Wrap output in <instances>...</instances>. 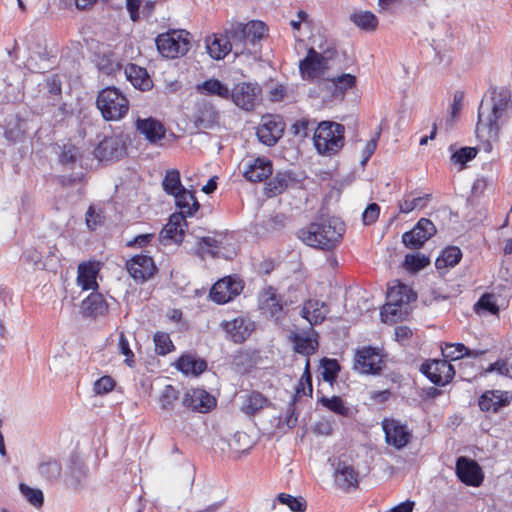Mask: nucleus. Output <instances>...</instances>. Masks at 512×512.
I'll return each mask as SVG.
<instances>
[{
  "instance_id": "nucleus-22",
  "label": "nucleus",
  "mask_w": 512,
  "mask_h": 512,
  "mask_svg": "<svg viewBox=\"0 0 512 512\" xmlns=\"http://www.w3.org/2000/svg\"><path fill=\"white\" fill-rule=\"evenodd\" d=\"M136 129L139 133L143 134L146 140L151 144H155L163 139L166 132L163 124L151 117L146 119L138 118L136 120Z\"/></svg>"
},
{
  "instance_id": "nucleus-62",
  "label": "nucleus",
  "mask_w": 512,
  "mask_h": 512,
  "mask_svg": "<svg viewBox=\"0 0 512 512\" xmlns=\"http://www.w3.org/2000/svg\"><path fill=\"white\" fill-rule=\"evenodd\" d=\"M247 30L250 31L252 44L264 37L266 26L261 21H250L247 23Z\"/></svg>"
},
{
  "instance_id": "nucleus-21",
  "label": "nucleus",
  "mask_w": 512,
  "mask_h": 512,
  "mask_svg": "<svg viewBox=\"0 0 512 512\" xmlns=\"http://www.w3.org/2000/svg\"><path fill=\"white\" fill-rule=\"evenodd\" d=\"M334 476L336 485L343 490H349L350 488L358 486V471L352 465L344 461L338 462Z\"/></svg>"
},
{
  "instance_id": "nucleus-38",
  "label": "nucleus",
  "mask_w": 512,
  "mask_h": 512,
  "mask_svg": "<svg viewBox=\"0 0 512 512\" xmlns=\"http://www.w3.org/2000/svg\"><path fill=\"white\" fill-rule=\"evenodd\" d=\"M197 90L205 95H216L223 99L230 98L229 88L218 79H208L197 86Z\"/></svg>"
},
{
  "instance_id": "nucleus-49",
  "label": "nucleus",
  "mask_w": 512,
  "mask_h": 512,
  "mask_svg": "<svg viewBox=\"0 0 512 512\" xmlns=\"http://www.w3.org/2000/svg\"><path fill=\"white\" fill-rule=\"evenodd\" d=\"M40 474L46 479L53 481L56 480L61 474V465L58 461L48 459L39 465Z\"/></svg>"
},
{
  "instance_id": "nucleus-32",
  "label": "nucleus",
  "mask_w": 512,
  "mask_h": 512,
  "mask_svg": "<svg viewBox=\"0 0 512 512\" xmlns=\"http://www.w3.org/2000/svg\"><path fill=\"white\" fill-rule=\"evenodd\" d=\"M206 42L209 55L216 60L223 59L229 52L232 51L226 33L223 35H214L212 40L208 38Z\"/></svg>"
},
{
  "instance_id": "nucleus-24",
  "label": "nucleus",
  "mask_w": 512,
  "mask_h": 512,
  "mask_svg": "<svg viewBox=\"0 0 512 512\" xmlns=\"http://www.w3.org/2000/svg\"><path fill=\"white\" fill-rule=\"evenodd\" d=\"M272 162L266 158L258 157L244 170V177L250 182H262L272 175Z\"/></svg>"
},
{
  "instance_id": "nucleus-52",
  "label": "nucleus",
  "mask_w": 512,
  "mask_h": 512,
  "mask_svg": "<svg viewBox=\"0 0 512 512\" xmlns=\"http://www.w3.org/2000/svg\"><path fill=\"white\" fill-rule=\"evenodd\" d=\"M474 310L476 313L486 311L495 315L499 312V307L495 302L494 295L485 293L475 303Z\"/></svg>"
},
{
  "instance_id": "nucleus-42",
  "label": "nucleus",
  "mask_w": 512,
  "mask_h": 512,
  "mask_svg": "<svg viewBox=\"0 0 512 512\" xmlns=\"http://www.w3.org/2000/svg\"><path fill=\"white\" fill-rule=\"evenodd\" d=\"M350 18L355 25L367 31L375 30L378 25L376 16L369 11L354 13Z\"/></svg>"
},
{
  "instance_id": "nucleus-39",
  "label": "nucleus",
  "mask_w": 512,
  "mask_h": 512,
  "mask_svg": "<svg viewBox=\"0 0 512 512\" xmlns=\"http://www.w3.org/2000/svg\"><path fill=\"white\" fill-rule=\"evenodd\" d=\"M462 258L461 250L456 246L447 247L442 254L436 259L435 265L437 269L446 267H454Z\"/></svg>"
},
{
  "instance_id": "nucleus-15",
  "label": "nucleus",
  "mask_w": 512,
  "mask_h": 512,
  "mask_svg": "<svg viewBox=\"0 0 512 512\" xmlns=\"http://www.w3.org/2000/svg\"><path fill=\"white\" fill-rule=\"evenodd\" d=\"M129 274L137 282H145L150 279L157 268L153 259L147 255H136L126 264Z\"/></svg>"
},
{
  "instance_id": "nucleus-12",
  "label": "nucleus",
  "mask_w": 512,
  "mask_h": 512,
  "mask_svg": "<svg viewBox=\"0 0 512 512\" xmlns=\"http://www.w3.org/2000/svg\"><path fill=\"white\" fill-rule=\"evenodd\" d=\"M421 371L438 386L446 385L455 375L454 367L447 360H433L424 363L421 366Z\"/></svg>"
},
{
  "instance_id": "nucleus-64",
  "label": "nucleus",
  "mask_w": 512,
  "mask_h": 512,
  "mask_svg": "<svg viewBox=\"0 0 512 512\" xmlns=\"http://www.w3.org/2000/svg\"><path fill=\"white\" fill-rule=\"evenodd\" d=\"M272 316H278L282 311V304L275 293H271L263 302Z\"/></svg>"
},
{
  "instance_id": "nucleus-40",
  "label": "nucleus",
  "mask_w": 512,
  "mask_h": 512,
  "mask_svg": "<svg viewBox=\"0 0 512 512\" xmlns=\"http://www.w3.org/2000/svg\"><path fill=\"white\" fill-rule=\"evenodd\" d=\"M25 134V121L16 118L10 121L4 131V137L10 144L21 142Z\"/></svg>"
},
{
  "instance_id": "nucleus-61",
  "label": "nucleus",
  "mask_w": 512,
  "mask_h": 512,
  "mask_svg": "<svg viewBox=\"0 0 512 512\" xmlns=\"http://www.w3.org/2000/svg\"><path fill=\"white\" fill-rule=\"evenodd\" d=\"M115 381L110 376H103L94 383V391L96 394L102 395L113 390Z\"/></svg>"
},
{
  "instance_id": "nucleus-17",
  "label": "nucleus",
  "mask_w": 512,
  "mask_h": 512,
  "mask_svg": "<svg viewBox=\"0 0 512 512\" xmlns=\"http://www.w3.org/2000/svg\"><path fill=\"white\" fill-rule=\"evenodd\" d=\"M456 474L463 483L469 486H479L483 480L482 471L478 463L465 457L457 459Z\"/></svg>"
},
{
  "instance_id": "nucleus-4",
  "label": "nucleus",
  "mask_w": 512,
  "mask_h": 512,
  "mask_svg": "<svg viewBox=\"0 0 512 512\" xmlns=\"http://www.w3.org/2000/svg\"><path fill=\"white\" fill-rule=\"evenodd\" d=\"M417 298L416 293L410 287L395 281L387 291V303L381 310V318L384 322H396L403 315V305H407Z\"/></svg>"
},
{
  "instance_id": "nucleus-10",
  "label": "nucleus",
  "mask_w": 512,
  "mask_h": 512,
  "mask_svg": "<svg viewBox=\"0 0 512 512\" xmlns=\"http://www.w3.org/2000/svg\"><path fill=\"white\" fill-rule=\"evenodd\" d=\"M382 357L373 347H363L355 354L354 369L361 374H378L382 370Z\"/></svg>"
},
{
  "instance_id": "nucleus-2",
  "label": "nucleus",
  "mask_w": 512,
  "mask_h": 512,
  "mask_svg": "<svg viewBox=\"0 0 512 512\" xmlns=\"http://www.w3.org/2000/svg\"><path fill=\"white\" fill-rule=\"evenodd\" d=\"M345 232V224L337 218L319 219L298 232V237L308 246L321 250L336 247Z\"/></svg>"
},
{
  "instance_id": "nucleus-30",
  "label": "nucleus",
  "mask_w": 512,
  "mask_h": 512,
  "mask_svg": "<svg viewBox=\"0 0 512 512\" xmlns=\"http://www.w3.org/2000/svg\"><path fill=\"white\" fill-rule=\"evenodd\" d=\"M176 206L180 209L178 214H184L186 216H192L194 212L199 209V203L194 194L183 188L174 195Z\"/></svg>"
},
{
  "instance_id": "nucleus-63",
  "label": "nucleus",
  "mask_w": 512,
  "mask_h": 512,
  "mask_svg": "<svg viewBox=\"0 0 512 512\" xmlns=\"http://www.w3.org/2000/svg\"><path fill=\"white\" fill-rule=\"evenodd\" d=\"M380 214V207L377 203H371L367 206L362 214V219L365 225H371L378 219Z\"/></svg>"
},
{
  "instance_id": "nucleus-14",
  "label": "nucleus",
  "mask_w": 512,
  "mask_h": 512,
  "mask_svg": "<svg viewBox=\"0 0 512 512\" xmlns=\"http://www.w3.org/2000/svg\"><path fill=\"white\" fill-rule=\"evenodd\" d=\"M328 69L329 65L320 58V53L315 51L314 48H310L306 57L299 63L302 78L307 80L322 76Z\"/></svg>"
},
{
  "instance_id": "nucleus-44",
  "label": "nucleus",
  "mask_w": 512,
  "mask_h": 512,
  "mask_svg": "<svg viewBox=\"0 0 512 512\" xmlns=\"http://www.w3.org/2000/svg\"><path fill=\"white\" fill-rule=\"evenodd\" d=\"M222 245V240L216 237H202L198 243L197 253L204 258L206 255L216 256L217 249Z\"/></svg>"
},
{
  "instance_id": "nucleus-33",
  "label": "nucleus",
  "mask_w": 512,
  "mask_h": 512,
  "mask_svg": "<svg viewBox=\"0 0 512 512\" xmlns=\"http://www.w3.org/2000/svg\"><path fill=\"white\" fill-rule=\"evenodd\" d=\"M485 350H470L462 343L452 344L446 343L442 348V354L445 358L458 360L463 357H479L485 354Z\"/></svg>"
},
{
  "instance_id": "nucleus-8",
  "label": "nucleus",
  "mask_w": 512,
  "mask_h": 512,
  "mask_svg": "<svg viewBox=\"0 0 512 512\" xmlns=\"http://www.w3.org/2000/svg\"><path fill=\"white\" fill-rule=\"evenodd\" d=\"M285 124L280 116L267 115L257 128L256 135L261 143L273 146L282 137Z\"/></svg>"
},
{
  "instance_id": "nucleus-51",
  "label": "nucleus",
  "mask_w": 512,
  "mask_h": 512,
  "mask_svg": "<svg viewBox=\"0 0 512 512\" xmlns=\"http://www.w3.org/2000/svg\"><path fill=\"white\" fill-rule=\"evenodd\" d=\"M295 351L302 355H311L318 348V342L309 337H301L296 335L294 338Z\"/></svg>"
},
{
  "instance_id": "nucleus-20",
  "label": "nucleus",
  "mask_w": 512,
  "mask_h": 512,
  "mask_svg": "<svg viewBox=\"0 0 512 512\" xmlns=\"http://www.w3.org/2000/svg\"><path fill=\"white\" fill-rule=\"evenodd\" d=\"M221 326L235 343L244 342L255 328L252 321L243 317L223 322Z\"/></svg>"
},
{
  "instance_id": "nucleus-55",
  "label": "nucleus",
  "mask_w": 512,
  "mask_h": 512,
  "mask_svg": "<svg viewBox=\"0 0 512 512\" xmlns=\"http://www.w3.org/2000/svg\"><path fill=\"white\" fill-rule=\"evenodd\" d=\"M154 343L155 351L159 355H166L174 348L169 334L165 332H157L154 335Z\"/></svg>"
},
{
  "instance_id": "nucleus-16",
  "label": "nucleus",
  "mask_w": 512,
  "mask_h": 512,
  "mask_svg": "<svg viewBox=\"0 0 512 512\" xmlns=\"http://www.w3.org/2000/svg\"><path fill=\"white\" fill-rule=\"evenodd\" d=\"M385 432V439L389 445L397 449L405 447L410 439V432L406 426L395 419H385L382 423Z\"/></svg>"
},
{
  "instance_id": "nucleus-43",
  "label": "nucleus",
  "mask_w": 512,
  "mask_h": 512,
  "mask_svg": "<svg viewBox=\"0 0 512 512\" xmlns=\"http://www.w3.org/2000/svg\"><path fill=\"white\" fill-rule=\"evenodd\" d=\"M253 446L250 436L242 431L236 432L229 440V447L235 453H243Z\"/></svg>"
},
{
  "instance_id": "nucleus-31",
  "label": "nucleus",
  "mask_w": 512,
  "mask_h": 512,
  "mask_svg": "<svg viewBox=\"0 0 512 512\" xmlns=\"http://www.w3.org/2000/svg\"><path fill=\"white\" fill-rule=\"evenodd\" d=\"M108 307L107 301L100 293H91L82 303L83 311L93 317L105 315Z\"/></svg>"
},
{
  "instance_id": "nucleus-45",
  "label": "nucleus",
  "mask_w": 512,
  "mask_h": 512,
  "mask_svg": "<svg viewBox=\"0 0 512 512\" xmlns=\"http://www.w3.org/2000/svg\"><path fill=\"white\" fill-rule=\"evenodd\" d=\"M179 390L172 385H166L159 395V404L163 410L173 409L179 399Z\"/></svg>"
},
{
  "instance_id": "nucleus-25",
  "label": "nucleus",
  "mask_w": 512,
  "mask_h": 512,
  "mask_svg": "<svg viewBox=\"0 0 512 512\" xmlns=\"http://www.w3.org/2000/svg\"><path fill=\"white\" fill-rule=\"evenodd\" d=\"M329 312V308L325 302L310 299L306 301L301 310L303 318H305L310 325H317L322 323Z\"/></svg>"
},
{
  "instance_id": "nucleus-58",
  "label": "nucleus",
  "mask_w": 512,
  "mask_h": 512,
  "mask_svg": "<svg viewBox=\"0 0 512 512\" xmlns=\"http://www.w3.org/2000/svg\"><path fill=\"white\" fill-rule=\"evenodd\" d=\"M313 392L312 380L309 372V360L306 361L305 371L300 379L299 384L296 387V396L303 394L305 396H311Z\"/></svg>"
},
{
  "instance_id": "nucleus-7",
  "label": "nucleus",
  "mask_w": 512,
  "mask_h": 512,
  "mask_svg": "<svg viewBox=\"0 0 512 512\" xmlns=\"http://www.w3.org/2000/svg\"><path fill=\"white\" fill-rule=\"evenodd\" d=\"M261 87L256 83L242 82L230 91V98L236 106L243 110L251 111L260 100Z\"/></svg>"
},
{
  "instance_id": "nucleus-48",
  "label": "nucleus",
  "mask_w": 512,
  "mask_h": 512,
  "mask_svg": "<svg viewBox=\"0 0 512 512\" xmlns=\"http://www.w3.org/2000/svg\"><path fill=\"white\" fill-rule=\"evenodd\" d=\"M430 259L424 254H407L404 260V266L406 270L410 272H417L427 265H429Z\"/></svg>"
},
{
  "instance_id": "nucleus-50",
  "label": "nucleus",
  "mask_w": 512,
  "mask_h": 512,
  "mask_svg": "<svg viewBox=\"0 0 512 512\" xmlns=\"http://www.w3.org/2000/svg\"><path fill=\"white\" fill-rule=\"evenodd\" d=\"M322 378L326 382L332 383L340 370V365L335 359L323 358L321 360Z\"/></svg>"
},
{
  "instance_id": "nucleus-46",
  "label": "nucleus",
  "mask_w": 512,
  "mask_h": 512,
  "mask_svg": "<svg viewBox=\"0 0 512 512\" xmlns=\"http://www.w3.org/2000/svg\"><path fill=\"white\" fill-rule=\"evenodd\" d=\"M315 124V120H309L307 118L299 119L291 126V132L294 137L303 140L309 136L312 130L315 131Z\"/></svg>"
},
{
  "instance_id": "nucleus-41",
  "label": "nucleus",
  "mask_w": 512,
  "mask_h": 512,
  "mask_svg": "<svg viewBox=\"0 0 512 512\" xmlns=\"http://www.w3.org/2000/svg\"><path fill=\"white\" fill-rule=\"evenodd\" d=\"M163 190L169 195H175L184 187L181 184L180 172L176 169L168 170L162 181Z\"/></svg>"
},
{
  "instance_id": "nucleus-26",
  "label": "nucleus",
  "mask_w": 512,
  "mask_h": 512,
  "mask_svg": "<svg viewBox=\"0 0 512 512\" xmlns=\"http://www.w3.org/2000/svg\"><path fill=\"white\" fill-rule=\"evenodd\" d=\"M269 405L270 401L263 394L258 391H252L242 396L240 410L247 416H254Z\"/></svg>"
},
{
  "instance_id": "nucleus-59",
  "label": "nucleus",
  "mask_w": 512,
  "mask_h": 512,
  "mask_svg": "<svg viewBox=\"0 0 512 512\" xmlns=\"http://www.w3.org/2000/svg\"><path fill=\"white\" fill-rule=\"evenodd\" d=\"M477 149L474 147H463L454 152L451 156V160L454 163H459L462 166L468 161L472 160L477 155Z\"/></svg>"
},
{
  "instance_id": "nucleus-34",
  "label": "nucleus",
  "mask_w": 512,
  "mask_h": 512,
  "mask_svg": "<svg viewBox=\"0 0 512 512\" xmlns=\"http://www.w3.org/2000/svg\"><path fill=\"white\" fill-rule=\"evenodd\" d=\"M296 179L288 171H278L268 182L267 190L270 196H276L284 192L290 184L295 183Z\"/></svg>"
},
{
  "instance_id": "nucleus-18",
  "label": "nucleus",
  "mask_w": 512,
  "mask_h": 512,
  "mask_svg": "<svg viewBox=\"0 0 512 512\" xmlns=\"http://www.w3.org/2000/svg\"><path fill=\"white\" fill-rule=\"evenodd\" d=\"M185 227L187 222L184 214H172L168 223L163 227L159 234L160 241L164 244L168 242L181 243L183 241Z\"/></svg>"
},
{
  "instance_id": "nucleus-60",
  "label": "nucleus",
  "mask_w": 512,
  "mask_h": 512,
  "mask_svg": "<svg viewBox=\"0 0 512 512\" xmlns=\"http://www.w3.org/2000/svg\"><path fill=\"white\" fill-rule=\"evenodd\" d=\"M119 349L121 354L125 356V364L129 367H134L135 360H134V353L129 347V343L127 338L125 337L124 333H121L119 336Z\"/></svg>"
},
{
  "instance_id": "nucleus-54",
  "label": "nucleus",
  "mask_w": 512,
  "mask_h": 512,
  "mask_svg": "<svg viewBox=\"0 0 512 512\" xmlns=\"http://www.w3.org/2000/svg\"><path fill=\"white\" fill-rule=\"evenodd\" d=\"M19 489L31 505L37 508L43 505L44 496L41 490L31 488L23 483L20 484Z\"/></svg>"
},
{
  "instance_id": "nucleus-5",
  "label": "nucleus",
  "mask_w": 512,
  "mask_h": 512,
  "mask_svg": "<svg viewBox=\"0 0 512 512\" xmlns=\"http://www.w3.org/2000/svg\"><path fill=\"white\" fill-rule=\"evenodd\" d=\"M96 105L106 121L120 120L129 110L128 99L115 87L101 90Z\"/></svg>"
},
{
  "instance_id": "nucleus-13",
  "label": "nucleus",
  "mask_w": 512,
  "mask_h": 512,
  "mask_svg": "<svg viewBox=\"0 0 512 512\" xmlns=\"http://www.w3.org/2000/svg\"><path fill=\"white\" fill-rule=\"evenodd\" d=\"M183 406L200 413H207L216 405V399L199 388L188 390L182 399Z\"/></svg>"
},
{
  "instance_id": "nucleus-37",
  "label": "nucleus",
  "mask_w": 512,
  "mask_h": 512,
  "mask_svg": "<svg viewBox=\"0 0 512 512\" xmlns=\"http://www.w3.org/2000/svg\"><path fill=\"white\" fill-rule=\"evenodd\" d=\"M177 368L184 374L197 376L206 370L207 363L205 360L195 359L190 355H183L177 361Z\"/></svg>"
},
{
  "instance_id": "nucleus-23",
  "label": "nucleus",
  "mask_w": 512,
  "mask_h": 512,
  "mask_svg": "<svg viewBox=\"0 0 512 512\" xmlns=\"http://www.w3.org/2000/svg\"><path fill=\"white\" fill-rule=\"evenodd\" d=\"M510 398L508 392L501 390L486 391L479 398V407L485 412H497L510 403Z\"/></svg>"
},
{
  "instance_id": "nucleus-53",
  "label": "nucleus",
  "mask_w": 512,
  "mask_h": 512,
  "mask_svg": "<svg viewBox=\"0 0 512 512\" xmlns=\"http://www.w3.org/2000/svg\"><path fill=\"white\" fill-rule=\"evenodd\" d=\"M331 83L335 88L333 94L336 95L337 92L344 93L346 90L352 88L356 83V77L346 73L332 78Z\"/></svg>"
},
{
  "instance_id": "nucleus-11",
  "label": "nucleus",
  "mask_w": 512,
  "mask_h": 512,
  "mask_svg": "<svg viewBox=\"0 0 512 512\" xmlns=\"http://www.w3.org/2000/svg\"><path fill=\"white\" fill-rule=\"evenodd\" d=\"M243 289L241 280L231 276L218 280L211 288L210 297L218 304H225L239 295Z\"/></svg>"
},
{
  "instance_id": "nucleus-9",
  "label": "nucleus",
  "mask_w": 512,
  "mask_h": 512,
  "mask_svg": "<svg viewBox=\"0 0 512 512\" xmlns=\"http://www.w3.org/2000/svg\"><path fill=\"white\" fill-rule=\"evenodd\" d=\"M435 233L436 228L433 222L427 218H421L412 230L403 234L402 241L410 249H419Z\"/></svg>"
},
{
  "instance_id": "nucleus-3",
  "label": "nucleus",
  "mask_w": 512,
  "mask_h": 512,
  "mask_svg": "<svg viewBox=\"0 0 512 512\" xmlns=\"http://www.w3.org/2000/svg\"><path fill=\"white\" fill-rule=\"evenodd\" d=\"M345 127L336 122L322 121L318 123L313 134L316 150L322 155H334L344 146Z\"/></svg>"
},
{
  "instance_id": "nucleus-47",
  "label": "nucleus",
  "mask_w": 512,
  "mask_h": 512,
  "mask_svg": "<svg viewBox=\"0 0 512 512\" xmlns=\"http://www.w3.org/2000/svg\"><path fill=\"white\" fill-rule=\"evenodd\" d=\"M319 402L329 409L330 411L340 415V416H348L350 409L345 406L342 399L338 396H333L331 398L321 397Z\"/></svg>"
},
{
  "instance_id": "nucleus-27",
  "label": "nucleus",
  "mask_w": 512,
  "mask_h": 512,
  "mask_svg": "<svg viewBox=\"0 0 512 512\" xmlns=\"http://www.w3.org/2000/svg\"><path fill=\"white\" fill-rule=\"evenodd\" d=\"M99 271L96 262L81 263L78 266L77 283L83 290L96 289L98 284L96 277Z\"/></svg>"
},
{
  "instance_id": "nucleus-19",
  "label": "nucleus",
  "mask_w": 512,
  "mask_h": 512,
  "mask_svg": "<svg viewBox=\"0 0 512 512\" xmlns=\"http://www.w3.org/2000/svg\"><path fill=\"white\" fill-rule=\"evenodd\" d=\"M193 122L198 129H212L219 123V113L214 105L207 101H202L196 106Z\"/></svg>"
},
{
  "instance_id": "nucleus-1",
  "label": "nucleus",
  "mask_w": 512,
  "mask_h": 512,
  "mask_svg": "<svg viewBox=\"0 0 512 512\" xmlns=\"http://www.w3.org/2000/svg\"><path fill=\"white\" fill-rule=\"evenodd\" d=\"M512 113L511 92L504 87L489 90L478 110L477 133L486 134L487 140H497L501 126Z\"/></svg>"
},
{
  "instance_id": "nucleus-36",
  "label": "nucleus",
  "mask_w": 512,
  "mask_h": 512,
  "mask_svg": "<svg viewBox=\"0 0 512 512\" xmlns=\"http://www.w3.org/2000/svg\"><path fill=\"white\" fill-rule=\"evenodd\" d=\"M120 154L118 141L114 138L103 139L95 148L94 155L99 160H112Z\"/></svg>"
},
{
  "instance_id": "nucleus-56",
  "label": "nucleus",
  "mask_w": 512,
  "mask_h": 512,
  "mask_svg": "<svg viewBox=\"0 0 512 512\" xmlns=\"http://www.w3.org/2000/svg\"><path fill=\"white\" fill-rule=\"evenodd\" d=\"M280 503L287 505L294 512H304L306 509V501L302 497H294L289 494L280 493L278 495Z\"/></svg>"
},
{
  "instance_id": "nucleus-29",
  "label": "nucleus",
  "mask_w": 512,
  "mask_h": 512,
  "mask_svg": "<svg viewBox=\"0 0 512 512\" xmlns=\"http://www.w3.org/2000/svg\"><path fill=\"white\" fill-rule=\"evenodd\" d=\"M225 33L235 55L243 54L246 50L247 42L243 34L242 23L231 22L229 27L225 28Z\"/></svg>"
},
{
  "instance_id": "nucleus-35",
  "label": "nucleus",
  "mask_w": 512,
  "mask_h": 512,
  "mask_svg": "<svg viewBox=\"0 0 512 512\" xmlns=\"http://www.w3.org/2000/svg\"><path fill=\"white\" fill-rule=\"evenodd\" d=\"M125 73L135 88L146 91L152 87V80L148 76L145 69H142L136 65H131L125 70Z\"/></svg>"
},
{
  "instance_id": "nucleus-57",
  "label": "nucleus",
  "mask_w": 512,
  "mask_h": 512,
  "mask_svg": "<svg viewBox=\"0 0 512 512\" xmlns=\"http://www.w3.org/2000/svg\"><path fill=\"white\" fill-rule=\"evenodd\" d=\"M431 195L426 194L422 197H416L412 200H404L399 202V210L401 213H409L416 208H423L426 206L427 202L430 200Z\"/></svg>"
},
{
  "instance_id": "nucleus-6",
  "label": "nucleus",
  "mask_w": 512,
  "mask_h": 512,
  "mask_svg": "<svg viewBox=\"0 0 512 512\" xmlns=\"http://www.w3.org/2000/svg\"><path fill=\"white\" fill-rule=\"evenodd\" d=\"M190 34L185 30H170L159 34L155 39L158 52L166 58L184 56L191 47Z\"/></svg>"
},
{
  "instance_id": "nucleus-28",
  "label": "nucleus",
  "mask_w": 512,
  "mask_h": 512,
  "mask_svg": "<svg viewBox=\"0 0 512 512\" xmlns=\"http://www.w3.org/2000/svg\"><path fill=\"white\" fill-rule=\"evenodd\" d=\"M87 479V469L82 460L78 457H71L69 472L67 475V485L74 489L82 487Z\"/></svg>"
}]
</instances>
